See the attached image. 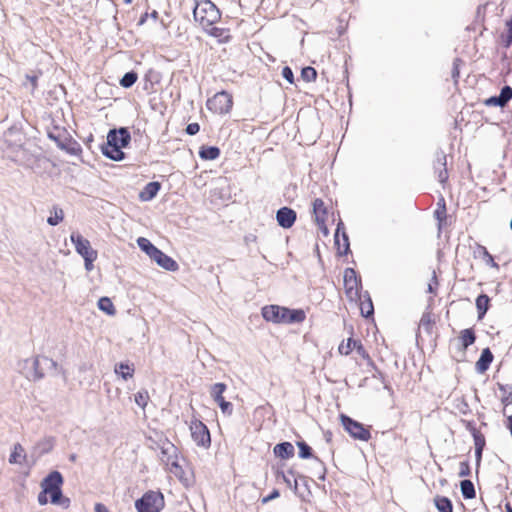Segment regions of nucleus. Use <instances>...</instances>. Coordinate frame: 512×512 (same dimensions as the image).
<instances>
[{"instance_id": "864d4df0", "label": "nucleus", "mask_w": 512, "mask_h": 512, "mask_svg": "<svg viewBox=\"0 0 512 512\" xmlns=\"http://www.w3.org/2000/svg\"><path fill=\"white\" fill-rule=\"evenodd\" d=\"M199 130H200V125L196 122L189 123L185 129L186 133L191 136L196 135L199 132Z\"/></svg>"}, {"instance_id": "13d9d810", "label": "nucleus", "mask_w": 512, "mask_h": 512, "mask_svg": "<svg viewBox=\"0 0 512 512\" xmlns=\"http://www.w3.org/2000/svg\"><path fill=\"white\" fill-rule=\"evenodd\" d=\"M357 353L362 356L363 358H369V355L366 351V349L364 348V346L362 345V343L360 341L357 342L355 348Z\"/></svg>"}, {"instance_id": "412c9836", "label": "nucleus", "mask_w": 512, "mask_h": 512, "mask_svg": "<svg viewBox=\"0 0 512 512\" xmlns=\"http://www.w3.org/2000/svg\"><path fill=\"white\" fill-rule=\"evenodd\" d=\"M493 359H494V356H493L491 350L489 348L483 349L479 359L477 360V362L475 364L476 371L480 374L486 372L489 369Z\"/></svg>"}, {"instance_id": "6e6552de", "label": "nucleus", "mask_w": 512, "mask_h": 512, "mask_svg": "<svg viewBox=\"0 0 512 512\" xmlns=\"http://www.w3.org/2000/svg\"><path fill=\"white\" fill-rule=\"evenodd\" d=\"M191 436L196 445L207 448L211 444L210 432L207 426L199 421L194 420L190 425Z\"/></svg>"}, {"instance_id": "052dcab7", "label": "nucleus", "mask_w": 512, "mask_h": 512, "mask_svg": "<svg viewBox=\"0 0 512 512\" xmlns=\"http://www.w3.org/2000/svg\"><path fill=\"white\" fill-rule=\"evenodd\" d=\"M47 495H49V492H45L44 489H42V491L38 494L37 500L40 505H46L48 503Z\"/></svg>"}, {"instance_id": "58836bf2", "label": "nucleus", "mask_w": 512, "mask_h": 512, "mask_svg": "<svg viewBox=\"0 0 512 512\" xmlns=\"http://www.w3.org/2000/svg\"><path fill=\"white\" fill-rule=\"evenodd\" d=\"M477 252H478L479 256L482 257V259L484 260L486 265H488L492 268H497V269L499 268V265L494 261L493 256L488 252L486 247L478 244Z\"/></svg>"}, {"instance_id": "79ce46f5", "label": "nucleus", "mask_w": 512, "mask_h": 512, "mask_svg": "<svg viewBox=\"0 0 512 512\" xmlns=\"http://www.w3.org/2000/svg\"><path fill=\"white\" fill-rule=\"evenodd\" d=\"M64 218V212L60 208H54V214L47 218V223L51 226L58 225Z\"/></svg>"}, {"instance_id": "c85d7f7f", "label": "nucleus", "mask_w": 512, "mask_h": 512, "mask_svg": "<svg viewBox=\"0 0 512 512\" xmlns=\"http://www.w3.org/2000/svg\"><path fill=\"white\" fill-rule=\"evenodd\" d=\"M285 324L301 323L305 320L306 315L302 309H290L286 307Z\"/></svg>"}, {"instance_id": "39448f33", "label": "nucleus", "mask_w": 512, "mask_h": 512, "mask_svg": "<svg viewBox=\"0 0 512 512\" xmlns=\"http://www.w3.org/2000/svg\"><path fill=\"white\" fill-rule=\"evenodd\" d=\"M233 105L232 96L226 92H217L212 98L207 100V109L216 114L228 113Z\"/></svg>"}, {"instance_id": "5fc2aeb1", "label": "nucleus", "mask_w": 512, "mask_h": 512, "mask_svg": "<svg viewBox=\"0 0 512 512\" xmlns=\"http://www.w3.org/2000/svg\"><path fill=\"white\" fill-rule=\"evenodd\" d=\"M38 445L40 447H42L41 453H48L53 447V443L50 439L44 440L43 442L39 443Z\"/></svg>"}, {"instance_id": "680f3d73", "label": "nucleus", "mask_w": 512, "mask_h": 512, "mask_svg": "<svg viewBox=\"0 0 512 512\" xmlns=\"http://www.w3.org/2000/svg\"><path fill=\"white\" fill-rule=\"evenodd\" d=\"M26 79L31 83V89L34 90L37 87L38 76L36 74L26 75Z\"/></svg>"}, {"instance_id": "393cba45", "label": "nucleus", "mask_w": 512, "mask_h": 512, "mask_svg": "<svg viewBox=\"0 0 512 512\" xmlns=\"http://www.w3.org/2000/svg\"><path fill=\"white\" fill-rule=\"evenodd\" d=\"M108 133H115V144L119 146L120 148H126L130 141H131V135L126 127H121L119 129H111Z\"/></svg>"}, {"instance_id": "6e6d98bb", "label": "nucleus", "mask_w": 512, "mask_h": 512, "mask_svg": "<svg viewBox=\"0 0 512 512\" xmlns=\"http://www.w3.org/2000/svg\"><path fill=\"white\" fill-rule=\"evenodd\" d=\"M85 269L91 271L93 269V262L97 259V255L83 258Z\"/></svg>"}, {"instance_id": "f8f14e48", "label": "nucleus", "mask_w": 512, "mask_h": 512, "mask_svg": "<svg viewBox=\"0 0 512 512\" xmlns=\"http://www.w3.org/2000/svg\"><path fill=\"white\" fill-rule=\"evenodd\" d=\"M70 240L74 244L76 252L83 258L98 255L97 251L91 247L90 241L80 233L73 232Z\"/></svg>"}, {"instance_id": "72a5a7b5", "label": "nucleus", "mask_w": 512, "mask_h": 512, "mask_svg": "<svg viewBox=\"0 0 512 512\" xmlns=\"http://www.w3.org/2000/svg\"><path fill=\"white\" fill-rule=\"evenodd\" d=\"M460 340L462 348L466 350L469 346L475 343L476 335L472 328L464 329L460 332Z\"/></svg>"}, {"instance_id": "dca6fc26", "label": "nucleus", "mask_w": 512, "mask_h": 512, "mask_svg": "<svg viewBox=\"0 0 512 512\" xmlns=\"http://www.w3.org/2000/svg\"><path fill=\"white\" fill-rule=\"evenodd\" d=\"M447 158L443 151L436 153V158L433 164L434 173L437 175L438 181L444 184L448 180L447 171Z\"/></svg>"}, {"instance_id": "603ef678", "label": "nucleus", "mask_w": 512, "mask_h": 512, "mask_svg": "<svg viewBox=\"0 0 512 512\" xmlns=\"http://www.w3.org/2000/svg\"><path fill=\"white\" fill-rule=\"evenodd\" d=\"M282 76L285 80H287L290 84L294 82V73L289 66H285L282 69Z\"/></svg>"}, {"instance_id": "9d476101", "label": "nucleus", "mask_w": 512, "mask_h": 512, "mask_svg": "<svg viewBox=\"0 0 512 512\" xmlns=\"http://www.w3.org/2000/svg\"><path fill=\"white\" fill-rule=\"evenodd\" d=\"M299 457L302 459L313 458L316 463V471L319 473L318 479L324 481L326 478V466L323 461L313 455L312 448L305 441H298Z\"/></svg>"}, {"instance_id": "f3484780", "label": "nucleus", "mask_w": 512, "mask_h": 512, "mask_svg": "<svg viewBox=\"0 0 512 512\" xmlns=\"http://www.w3.org/2000/svg\"><path fill=\"white\" fill-rule=\"evenodd\" d=\"M63 476L59 471L50 472L42 481L41 487L45 490V492H50L52 490H56L61 488L63 484Z\"/></svg>"}, {"instance_id": "49530a36", "label": "nucleus", "mask_w": 512, "mask_h": 512, "mask_svg": "<svg viewBox=\"0 0 512 512\" xmlns=\"http://www.w3.org/2000/svg\"><path fill=\"white\" fill-rule=\"evenodd\" d=\"M499 96L503 103L507 105V103L512 99V88L509 85H505L501 88Z\"/></svg>"}, {"instance_id": "bb28decb", "label": "nucleus", "mask_w": 512, "mask_h": 512, "mask_svg": "<svg viewBox=\"0 0 512 512\" xmlns=\"http://www.w3.org/2000/svg\"><path fill=\"white\" fill-rule=\"evenodd\" d=\"M498 389L502 392L501 402L504 405L503 414L506 415L508 408L512 407V386L498 383Z\"/></svg>"}, {"instance_id": "4d7b16f0", "label": "nucleus", "mask_w": 512, "mask_h": 512, "mask_svg": "<svg viewBox=\"0 0 512 512\" xmlns=\"http://www.w3.org/2000/svg\"><path fill=\"white\" fill-rule=\"evenodd\" d=\"M461 59L456 58L453 62V69H452V77L457 81V78L459 77V63H461Z\"/></svg>"}, {"instance_id": "2eb2a0df", "label": "nucleus", "mask_w": 512, "mask_h": 512, "mask_svg": "<svg viewBox=\"0 0 512 512\" xmlns=\"http://www.w3.org/2000/svg\"><path fill=\"white\" fill-rule=\"evenodd\" d=\"M334 238L335 245L338 247L339 255H346L350 251V243L349 237L344 231V225L342 221L337 224Z\"/></svg>"}, {"instance_id": "aec40b11", "label": "nucleus", "mask_w": 512, "mask_h": 512, "mask_svg": "<svg viewBox=\"0 0 512 512\" xmlns=\"http://www.w3.org/2000/svg\"><path fill=\"white\" fill-rule=\"evenodd\" d=\"M161 189V184L158 181L147 183L139 193V199L142 202L151 201L155 198Z\"/></svg>"}, {"instance_id": "3c124183", "label": "nucleus", "mask_w": 512, "mask_h": 512, "mask_svg": "<svg viewBox=\"0 0 512 512\" xmlns=\"http://www.w3.org/2000/svg\"><path fill=\"white\" fill-rule=\"evenodd\" d=\"M460 469H459V473H458V476L459 477H467V476H470L471 474V469H470V465H469V462L468 461H462L460 462V465H459Z\"/></svg>"}, {"instance_id": "e2e57ef3", "label": "nucleus", "mask_w": 512, "mask_h": 512, "mask_svg": "<svg viewBox=\"0 0 512 512\" xmlns=\"http://www.w3.org/2000/svg\"><path fill=\"white\" fill-rule=\"evenodd\" d=\"M289 475H291L293 478L295 477L294 475V472L292 470H289L287 472V475L282 473V477H283V480L284 482L290 487V488H293V485H292V482H291V479L289 478Z\"/></svg>"}, {"instance_id": "4be33fe9", "label": "nucleus", "mask_w": 512, "mask_h": 512, "mask_svg": "<svg viewBox=\"0 0 512 512\" xmlns=\"http://www.w3.org/2000/svg\"><path fill=\"white\" fill-rule=\"evenodd\" d=\"M294 446L291 442H281L274 446L273 453L276 457L287 460L294 456Z\"/></svg>"}, {"instance_id": "f03ea898", "label": "nucleus", "mask_w": 512, "mask_h": 512, "mask_svg": "<svg viewBox=\"0 0 512 512\" xmlns=\"http://www.w3.org/2000/svg\"><path fill=\"white\" fill-rule=\"evenodd\" d=\"M193 17L203 29H207L220 20L221 13L212 1L202 0L195 2Z\"/></svg>"}, {"instance_id": "2f4dec72", "label": "nucleus", "mask_w": 512, "mask_h": 512, "mask_svg": "<svg viewBox=\"0 0 512 512\" xmlns=\"http://www.w3.org/2000/svg\"><path fill=\"white\" fill-rule=\"evenodd\" d=\"M220 155V149L217 146H202L199 150V157L203 160H215Z\"/></svg>"}, {"instance_id": "ea45409f", "label": "nucleus", "mask_w": 512, "mask_h": 512, "mask_svg": "<svg viewBox=\"0 0 512 512\" xmlns=\"http://www.w3.org/2000/svg\"><path fill=\"white\" fill-rule=\"evenodd\" d=\"M138 79V75L135 71L126 72L120 79V85L124 88L132 87Z\"/></svg>"}, {"instance_id": "0eeeda50", "label": "nucleus", "mask_w": 512, "mask_h": 512, "mask_svg": "<svg viewBox=\"0 0 512 512\" xmlns=\"http://www.w3.org/2000/svg\"><path fill=\"white\" fill-rule=\"evenodd\" d=\"M176 453V446L169 441L164 443L161 447V454L163 459L166 458V463L171 465V471L177 477H179L180 480H182L184 471L177 461Z\"/></svg>"}, {"instance_id": "c9c22d12", "label": "nucleus", "mask_w": 512, "mask_h": 512, "mask_svg": "<svg viewBox=\"0 0 512 512\" xmlns=\"http://www.w3.org/2000/svg\"><path fill=\"white\" fill-rule=\"evenodd\" d=\"M204 30L210 36L218 38L219 41L222 42V43H227L230 40V36L229 35H225L228 32V30L225 29V28H219V27H215V26L212 25L209 28L204 29Z\"/></svg>"}, {"instance_id": "5701e85b", "label": "nucleus", "mask_w": 512, "mask_h": 512, "mask_svg": "<svg viewBox=\"0 0 512 512\" xmlns=\"http://www.w3.org/2000/svg\"><path fill=\"white\" fill-rule=\"evenodd\" d=\"M293 490L294 493L302 499H305L306 496H309L311 492L308 486V477L302 475L299 477H294Z\"/></svg>"}, {"instance_id": "de8ad7c7", "label": "nucleus", "mask_w": 512, "mask_h": 512, "mask_svg": "<svg viewBox=\"0 0 512 512\" xmlns=\"http://www.w3.org/2000/svg\"><path fill=\"white\" fill-rule=\"evenodd\" d=\"M443 206L437 207V209L434 212L435 218L438 220L439 225L446 219V205L445 201L442 198Z\"/></svg>"}, {"instance_id": "423d86ee", "label": "nucleus", "mask_w": 512, "mask_h": 512, "mask_svg": "<svg viewBox=\"0 0 512 512\" xmlns=\"http://www.w3.org/2000/svg\"><path fill=\"white\" fill-rule=\"evenodd\" d=\"M344 287L347 297L350 299H361L362 284L361 278L357 276L355 269L346 268L344 271Z\"/></svg>"}, {"instance_id": "e433bc0d", "label": "nucleus", "mask_w": 512, "mask_h": 512, "mask_svg": "<svg viewBox=\"0 0 512 512\" xmlns=\"http://www.w3.org/2000/svg\"><path fill=\"white\" fill-rule=\"evenodd\" d=\"M115 373L119 374L124 380H128L134 374V365L121 362L115 366Z\"/></svg>"}, {"instance_id": "f704fd0d", "label": "nucleus", "mask_w": 512, "mask_h": 512, "mask_svg": "<svg viewBox=\"0 0 512 512\" xmlns=\"http://www.w3.org/2000/svg\"><path fill=\"white\" fill-rule=\"evenodd\" d=\"M434 503L439 512H453V504L448 497L438 495L434 498Z\"/></svg>"}, {"instance_id": "774afa93", "label": "nucleus", "mask_w": 512, "mask_h": 512, "mask_svg": "<svg viewBox=\"0 0 512 512\" xmlns=\"http://www.w3.org/2000/svg\"><path fill=\"white\" fill-rule=\"evenodd\" d=\"M420 324L423 325V326H426V325L430 324V316H429V314H424L421 317Z\"/></svg>"}, {"instance_id": "6ab92c4d", "label": "nucleus", "mask_w": 512, "mask_h": 512, "mask_svg": "<svg viewBox=\"0 0 512 512\" xmlns=\"http://www.w3.org/2000/svg\"><path fill=\"white\" fill-rule=\"evenodd\" d=\"M48 137L55 141L60 149L69 151L68 144L71 143V138L65 129H55L54 131H49Z\"/></svg>"}, {"instance_id": "c03bdc74", "label": "nucleus", "mask_w": 512, "mask_h": 512, "mask_svg": "<svg viewBox=\"0 0 512 512\" xmlns=\"http://www.w3.org/2000/svg\"><path fill=\"white\" fill-rule=\"evenodd\" d=\"M149 399L148 392L146 390L138 391L135 394V402L138 406L144 408L147 405Z\"/></svg>"}, {"instance_id": "09e8293b", "label": "nucleus", "mask_w": 512, "mask_h": 512, "mask_svg": "<svg viewBox=\"0 0 512 512\" xmlns=\"http://www.w3.org/2000/svg\"><path fill=\"white\" fill-rule=\"evenodd\" d=\"M485 105L486 106H498V107H501L503 108L504 106H506L503 101L501 100L500 96L499 95H495V96H491L489 98H487L485 101H484Z\"/></svg>"}, {"instance_id": "a211bd4d", "label": "nucleus", "mask_w": 512, "mask_h": 512, "mask_svg": "<svg viewBox=\"0 0 512 512\" xmlns=\"http://www.w3.org/2000/svg\"><path fill=\"white\" fill-rule=\"evenodd\" d=\"M313 213L315 216V222L317 225L322 228L324 227L325 232H327V228L325 226L327 219V208L322 199L316 198L313 201Z\"/></svg>"}, {"instance_id": "338daca9", "label": "nucleus", "mask_w": 512, "mask_h": 512, "mask_svg": "<svg viewBox=\"0 0 512 512\" xmlns=\"http://www.w3.org/2000/svg\"><path fill=\"white\" fill-rule=\"evenodd\" d=\"M482 453H483V449L475 448V458H476L477 465H479L481 462Z\"/></svg>"}, {"instance_id": "7ed1b4c3", "label": "nucleus", "mask_w": 512, "mask_h": 512, "mask_svg": "<svg viewBox=\"0 0 512 512\" xmlns=\"http://www.w3.org/2000/svg\"><path fill=\"white\" fill-rule=\"evenodd\" d=\"M135 507L138 512H160L164 507V497L160 492H146L136 500Z\"/></svg>"}, {"instance_id": "9b49d317", "label": "nucleus", "mask_w": 512, "mask_h": 512, "mask_svg": "<svg viewBox=\"0 0 512 512\" xmlns=\"http://www.w3.org/2000/svg\"><path fill=\"white\" fill-rule=\"evenodd\" d=\"M115 137V133H108L107 142L102 145L101 151L105 157L113 161H122L125 158V153L115 144Z\"/></svg>"}, {"instance_id": "7c9ffc66", "label": "nucleus", "mask_w": 512, "mask_h": 512, "mask_svg": "<svg viewBox=\"0 0 512 512\" xmlns=\"http://www.w3.org/2000/svg\"><path fill=\"white\" fill-rule=\"evenodd\" d=\"M49 495H50V501L52 504L60 505L63 508L69 507L70 499L63 496L61 488L50 491Z\"/></svg>"}, {"instance_id": "69168bd1", "label": "nucleus", "mask_w": 512, "mask_h": 512, "mask_svg": "<svg viewBox=\"0 0 512 512\" xmlns=\"http://www.w3.org/2000/svg\"><path fill=\"white\" fill-rule=\"evenodd\" d=\"M95 512H109L107 507L102 503L95 504Z\"/></svg>"}, {"instance_id": "473e14b6", "label": "nucleus", "mask_w": 512, "mask_h": 512, "mask_svg": "<svg viewBox=\"0 0 512 512\" xmlns=\"http://www.w3.org/2000/svg\"><path fill=\"white\" fill-rule=\"evenodd\" d=\"M460 490L464 499H473L476 496L474 484L469 479H464L460 482Z\"/></svg>"}, {"instance_id": "20e7f679", "label": "nucleus", "mask_w": 512, "mask_h": 512, "mask_svg": "<svg viewBox=\"0 0 512 512\" xmlns=\"http://www.w3.org/2000/svg\"><path fill=\"white\" fill-rule=\"evenodd\" d=\"M340 420L345 431L354 439L368 441L371 438L369 429H367L362 423L345 414L340 415Z\"/></svg>"}, {"instance_id": "c756f323", "label": "nucleus", "mask_w": 512, "mask_h": 512, "mask_svg": "<svg viewBox=\"0 0 512 512\" xmlns=\"http://www.w3.org/2000/svg\"><path fill=\"white\" fill-rule=\"evenodd\" d=\"M476 308L478 313V320L484 318L490 306V298L488 295L482 293L476 298Z\"/></svg>"}, {"instance_id": "a878e982", "label": "nucleus", "mask_w": 512, "mask_h": 512, "mask_svg": "<svg viewBox=\"0 0 512 512\" xmlns=\"http://www.w3.org/2000/svg\"><path fill=\"white\" fill-rule=\"evenodd\" d=\"M26 459L27 454L25 453L23 446L20 443L14 444L12 452L8 459L9 463L23 465Z\"/></svg>"}, {"instance_id": "ddd939ff", "label": "nucleus", "mask_w": 512, "mask_h": 512, "mask_svg": "<svg viewBox=\"0 0 512 512\" xmlns=\"http://www.w3.org/2000/svg\"><path fill=\"white\" fill-rule=\"evenodd\" d=\"M286 307L279 305H266L262 308L261 314L268 322L277 324H285Z\"/></svg>"}, {"instance_id": "a18cd8bd", "label": "nucleus", "mask_w": 512, "mask_h": 512, "mask_svg": "<svg viewBox=\"0 0 512 512\" xmlns=\"http://www.w3.org/2000/svg\"><path fill=\"white\" fill-rule=\"evenodd\" d=\"M42 363H43V367H44V373L49 372V371H54V372L57 371L58 364L53 359L43 356Z\"/></svg>"}, {"instance_id": "4c0bfd02", "label": "nucleus", "mask_w": 512, "mask_h": 512, "mask_svg": "<svg viewBox=\"0 0 512 512\" xmlns=\"http://www.w3.org/2000/svg\"><path fill=\"white\" fill-rule=\"evenodd\" d=\"M97 305H98L99 310L103 311L104 313H106L109 316H114L116 314L115 306H114L113 302L111 301V299L108 297H101L98 300Z\"/></svg>"}, {"instance_id": "f257e3e1", "label": "nucleus", "mask_w": 512, "mask_h": 512, "mask_svg": "<svg viewBox=\"0 0 512 512\" xmlns=\"http://www.w3.org/2000/svg\"><path fill=\"white\" fill-rule=\"evenodd\" d=\"M137 244L139 248L145 252L152 260H154L161 268L175 272L178 270V263L158 249L149 239L144 237H139L137 239Z\"/></svg>"}, {"instance_id": "b1692460", "label": "nucleus", "mask_w": 512, "mask_h": 512, "mask_svg": "<svg viewBox=\"0 0 512 512\" xmlns=\"http://www.w3.org/2000/svg\"><path fill=\"white\" fill-rule=\"evenodd\" d=\"M25 363H31V374L28 378H32L34 381H38L44 377V367L42 363V357H36L32 360H25Z\"/></svg>"}, {"instance_id": "1a4fd4ad", "label": "nucleus", "mask_w": 512, "mask_h": 512, "mask_svg": "<svg viewBox=\"0 0 512 512\" xmlns=\"http://www.w3.org/2000/svg\"><path fill=\"white\" fill-rule=\"evenodd\" d=\"M227 385L221 382L215 383L211 386L210 395L213 400L219 405L221 411L225 415H231L233 412V405L224 399L223 393L226 391Z\"/></svg>"}, {"instance_id": "a19ab883", "label": "nucleus", "mask_w": 512, "mask_h": 512, "mask_svg": "<svg viewBox=\"0 0 512 512\" xmlns=\"http://www.w3.org/2000/svg\"><path fill=\"white\" fill-rule=\"evenodd\" d=\"M357 340H354L353 338H348L347 339V342H342L340 345H339V353L342 354V355H349L352 351V349L355 348L356 344H357Z\"/></svg>"}, {"instance_id": "37998d69", "label": "nucleus", "mask_w": 512, "mask_h": 512, "mask_svg": "<svg viewBox=\"0 0 512 512\" xmlns=\"http://www.w3.org/2000/svg\"><path fill=\"white\" fill-rule=\"evenodd\" d=\"M301 77L306 82L315 81L317 78V71L311 66H306L301 71Z\"/></svg>"}, {"instance_id": "8fccbe9b", "label": "nucleus", "mask_w": 512, "mask_h": 512, "mask_svg": "<svg viewBox=\"0 0 512 512\" xmlns=\"http://www.w3.org/2000/svg\"><path fill=\"white\" fill-rule=\"evenodd\" d=\"M475 448L484 449L485 437L478 431L473 432Z\"/></svg>"}, {"instance_id": "4468645a", "label": "nucleus", "mask_w": 512, "mask_h": 512, "mask_svg": "<svg viewBox=\"0 0 512 512\" xmlns=\"http://www.w3.org/2000/svg\"><path fill=\"white\" fill-rule=\"evenodd\" d=\"M297 218L296 212L289 207H281L276 212V220L280 227L284 229L291 228Z\"/></svg>"}, {"instance_id": "bf43d9fd", "label": "nucleus", "mask_w": 512, "mask_h": 512, "mask_svg": "<svg viewBox=\"0 0 512 512\" xmlns=\"http://www.w3.org/2000/svg\"><path fill=\"white\" fill-rule=\"evenodd\" d=\"M279 496H280L279 490L273 489L269 495H267L266 497H264L262 499V502L263 503H267V502H269L271 500H274V499L278 498Z\"/></svg>"}, {"instance_id": "cd10ccee", "label": "nucleus", "mask_w": 512, "mask_h": 512, "mask_svg": "<svg viewBox=\"0 0 512 512\" xmlns=\"http://www.w3.org/2000/svg\"><path fill=\"white\" fill-rule=\"evenodd\" d=\"M359 300L361 301L360 311H361L362 316L365 318H369V317L373 316L374 307H373V303H372L369 293L367 291L362 293V297Z\"/></svg>"}, {"instance_id": "0e129e2a", "label": "nucleus", "mask_w": 512, "mask_h": 512, "mask_svg": "<svg viewBox=\"0 0 512 512\" xmlns=\"http://www.w3.org/2000/svg\"><path fill=\"white\" fill-rule=\"evenodd\" d=\"M506 26L508 28L507 42H508V44H511L512 43V16H511V19L506 22Z\"/></svg>"}]
</instances>
